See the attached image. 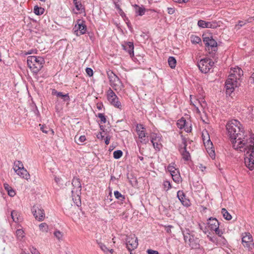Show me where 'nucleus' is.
Here are the masks:
<instances>
[{"instance_id":"obj_1","label":"nucleus","mask_w":254,"mask_h":254,"mask_svg":"<svg viewBox=\"0 0 254 254\" xmlns=\"http://www.w3.org/2000/svg\"><path fill=\"white\" fill-rule=\"evenodd\" d=\"M240 123L236 120L228 122L226 126L227 134L235 150L245 151L247 148L248 150L245 158V164L251 171L254 169V138H251V144L247 145L248 139L246 138L243 129H241Z\"/></svg>"},{"instance_id":"obj_2","label":"nucleus","mask_w":254,"mask_h":254,"mask_svg":"<svg viewBox=\"0 0 254 254\" xmlns=\"http://www.w3.org/2000/svg\"><path fill=\"white\" fill-rule=\"evenodd\" d=\"M243 74V71L237 68L228 76L225 82L226 94L230 95L240 85V78Z\"/></svg>"},{"instance_id":"obj_3","label":"nucleus","mask_w":254,"mask_h":254,"mask_svg":"<svg viewBox=\"0 0 254 254\" xmlns=\"http://www.w3.org/2000/svg\"><path fill=\"white\" fill-rule=\"evenodd\" d=\"M27 63L33 75L36 76L38 72L43 67L45 60L41 57L30 56L27 57Z\"/></svg>"},{"instance_id":"obj_4","label":"nucleus","mask_w":254,"mask_h":254,"mask_svg":"<svg viewBox=\"0 0 254 254\" xmlns=\"http://www.w3.org/2000/svg\"><path fill=\"white\" fill-rule=\"evenodd\" d=\"M203 42L205 45V49L211 55V57L214 58L215 53L218 50L217 42L213 38L211 35H202Z\"/></svg>"},{"instance_id":"obj_5","label":"nucleus","mask_w":254,"mask_h":254,"mask_svg":"<svg viewBox=\"0 0 254 254\" xmlns=\"http://www.w3.org/2000/svg\"><path fill=\"white\" fill-rule=\"evenodd\" d=\"M107 74L109 80L110 84L116 91H120L123 87L124 85L118 76L112 70L107 71Z\"/></svg>"},{"instance_id":"obj_6","label":"nucleus","mask_w":254,"mask_h":254,"mask_svg":"<svg viewBox=\"0 0 254 254\" xmlns=\"http://www.w3.org/2000/svg\"><path fill=\"white\" fill-rule=\"evenodd\" d=\"M13 169L15 172L22 178L26 180L30 179L29 174L24 168L23 165L21 161H15L14 163Z\"/></svg>"},{"instance_id":"obj_7","label":"nucleus","mask_w":254,"mask_h":254,"mask_svg":"<svg viewBox=\"0 0 254 254\" xmlns=\"http://www.w3.org/2000/svg\"><path fill=\"white\" fill-rule=\"evenodd\" d=\"M214 64V62L209 58H204L201 59L198 62L197 66L201 72L206 73L209 71Z\"/></svg>"},{"instance_id":"obj_8","label":"nucleus","mask_w":254,"mask_h":254,"mask_svg":"<svg viewBox=\"0 0 254 254\" xmlns=\"http://www.w3.org/2000/svg\"><path fill=\"white\" fill-rule=\"evenodd\" d=\"M126 242L127 248L130 252L137 248L138 245L137 238L135 237V235L127 236Z\"/></svg>"},{"instance_id":"obj_9","label":"nucleus","mask_w":254,"mask_h":254,"mask_svg":"<svg viewBox=\"0 0 254 254\" xmlns=\"http://www.w3.org/2000/svg\"><path fill=\"white\" fill-rule=\"evenodd\" d=\"M107 99L111 105L116 108H121V103L114 92L110 88L107 91Z\"/></svg>"},{"instance_id":"obj_10","label":"nucleus","mask_w":254,"mask_h":254,"mask_svg":"<svg viewBox=\"0 0 254 254\" xmlns=\"http://www.w3.org/2000/svg\"><path fill=\"white\" fill-rule=\"evenodd\" d=\"M145 130V128L142 125H137L136 127V132L138 135V138L143 144H146L149 141L148 137H146V133Z\"/></svg>"},{"instance_id":"obj_11","label":"nucleus","mask_w":254,"mask_h":254,"mask_svg":"<svg viewBox=\"0 0 254 254\" xmlns=\"http://www.w3.org/2000/svg\"><path fill=\"white\" fill-rule=\"evenodd\" d=\"M31 211L36 219H38L39 221L43 220L45 217V212L41 207L34 205L32 207Z\"/></svg>"},{"instance_id":"obj_12","label":"nucleus","mask_w":254,"mask_h":254,"mask_svg":"<svg viewBox=\"0 0 254 254\" xmlns=\"http://www.w3.org/2000/svg\"><path fill=\"white\" fill-rule=\"evenodd\" d=\"M183 146L180 147L179 151L182 156V158L185 161H189L190 159V155L189 151L187 150V139L182 137Z\"/></svg>"},{"instance_id":"obj_13","label":"nucleus","mask_w":254,"mask_h":254,"mask_svg":"<svg viewBox=\"0 0 254 254\" xmlns=\"http://www.w3.org/2000/svg\"><path fill=\"white\" fill-rule=\"evenodd\" d=\"M168 170L170 173L172 179L175 182L178 183L182 181L179 171L178 169L173 166L169 165Z\"/></svg>"},{"instance_id":"obj_14","label":"nucleus","mask_w":254,"mask_h":254,"mask_svg":"<svg viewBox=\"0 0 254 254\" xmlns=\"http://www.w3.org/2000/svg\"><path fill=\"white\" fill-rule=\"evenodd\" d=\"M80 21V20H78L77 24L75 25L73 29L74 30V33L77 36L85 34L86 31V25L83 23V21H82L81 23H79Z\"/></svg>"},{"instance_id":"obj_15","label":"nucleus","mask_w":254,"mask_h":254,"mask_svg":"<svg viewBox=\"0 0 254 254\" xmlns=\"http://www.w3.org/2000/svg\"><path fill=\"white\" fill-rule=\"evenodd\" d=\"M242 244L244 247L247 248L249 250L252 249L253 245V239L252 235L250 233H246L242 239Z\"/></svg>"},{"instance_id":"obj_16","label":"nucleus","mask_w":254,"mask_h":254,"mask_svg":"<svg viewBox=\"0 0 254 254\" xmlns=\"http://www.w3.org/2000/svg\"><path fill=\"white\" fill-rule=\"evenodd\" d=\"M177 197L184 206L189 207L191 203L189 199L186 197L183 191L179 190L177 192Z\"/></svg>"},{"instance_id":"obj_17","label":"nucleus","mask_w":254,"mask_h":254,"mask_svg":"<svg viewBox=\"0 0 254 254\" xmlns=\"http://www.w3.org/2000/svg\"><path fill=\"white\" fill-rule=\"evenodd\" d=\"M188 244L192 249L197 250L200 249L199 240L195 237L194 235L191 236V237H190Z\"/></svg>"},{"instance_id":"obj_18","label":"nucleus","mask_w":254,"mask_h":254,"mask_svg":"<svg viewBox=\"0 0 254 254\" xmlns=\"http://www.w3.org/2000/svg\"><path fill=\"white\" fill-rule=\"evenodd\" d=\"M72 185L73 187V189L71 191V193H72V194L74 192L81 193V184L80 181V179L78 178L74 177L72 180Z\"/></svg>"},{"instance_id":"obj_19","label":"nucleus","mask_w":254,"mask_h":254,"mask_svg":"<svg viewBox=\"0 0 254 254\" xmlns=\"http://www.w3.org/2000/svg\"><path fill=\"white\" fill-rule=\"evenodd\" d=\"M197 25L201 28H215L217 27V24L215 22H206L202 20L198 21Z\"/></svg>"},{"instance_id":"obj_20","label":"nucleus","mask_w":254,"mask_h":254,"mask_svg":"<svg viewBox=\"0 0 254 254\" xmlns=\"http://www.w3.org/2000/svg\"><path fill=\"white\" fill-rule=\"evenodd\" d=\"M123 49L128 53L130 57L134 56V45L131 42H127L122 44Z\"/></svg>"},{"instance_id":"obj_21","label":"nucleus","mask_w":254,"mask_h":254,"mask_svg":"<svg viewBox=\"0 0 254 254\" xmlns=\"http://www.w3.org/2000/svg\"><path fill=\"white\" fill-rule=\"evenodd\" d=\"M52 94L53 95H55L58 97L61 98L64 102L69 101L70 100V98L68 93L64 94L62 92H58L55 89H53L52 90Z\"/></svg>"},{"instance_id":"obj_22","label":"nucleus","mask_w":254,"mask_h":254,"mask_svg":"<svg viewBox=\"0 0 254 254\" xmlns=\"http://www.w3.org/2000/svg\"><path fill=\"white\" fill-rule=\"evenodd\" d=\"M207 224L208 227L211 231L217 227H219V223L215 218L210 217L208 220Z\"/></svg>"},{"instance_id":"obj_23","label":"nucleus","mask_w":254,"mask_h":254,"mask_svg":"<svg viewBox=\"0 0 254 254\" xmlns=\"http://www.w3.org/2000/svg\"><path fill=\"white\" fill-rule=\"evenodd\" d=\"M80 194L77 192H74L73 194H72V199L77 206H80L81 203L80 196Z\"/></svg>"},{"instance_id":"obj_24","label":"nucleus","mask_w":254,"mask_h":254,"mask_svg":"<svg viewBox=\"0 0 254 254\" xmlns=\"http://www.w3.org/2000/svg\"><path fill=\"white\" fill-rule=\"evenodd\" d=\"M3 187L10 196H14L15 195V191L8 184L4 183Z\"/></svg>"},{"instance_id":"obj_25","label":"nucleus","mask_w":254,"mask_h":254,"mask_svg":"<svg viewBox=\"0 0 254 254\" xmlns=\"http://www.w3.org/2000/svg\"><path fill=\"white\" fill-rule=\"evenodd\" d=\"M135 12L139 16H142L145 13V9L144 7H140L137 4L134 5Z\"/></svg>"},{"instance_id":"obj_26","label":"nucleus","mask_w":254,"mask_h":254,"mask_svg":"<svg viewBox=\"0 0 254 254\" xmlns=\"http://www.w3.org/2000/svg\"><path fill=\"white\" fill-rule=\"evenodd\" d=\"M168 64L171 68H174L176 65V60L173 57H170L168 60Z\"/></svg>"},{"instance_id":"obj_27","label":"nucleus","mask_w":254,"mask_h":254,"mask_svg":"<svg viewBox=\"0 0 254 254\" xmlns=\"http://www.w3.org/2000/svg\"><path fill=\"white\" fill-rule=\"evenodd\" d=\"M44 9L41 7H39L38 5H35L34 7V12L37 15H40L44 12Z\"/></svg>"},{"instance_id":"obj_28","label":"nucleus","mask_w":254,"mask_h":254,"mask_svg":"<svg viewBox=\"0 0 254 254\" xmlns=\"http://www.w3.org/2000/svg\"><path fill=\"white\" fill-rule=\"evenodd\" d=\"M221 213L223 214V217L227 220H230L232 219V216L228 212L225 208H222L221 210Z\"/></svg>"},{"instance_id":"obj_29","label":"nucleus","mask_w":254,"mask_h":254,"mask_svg":"<svg viewBox=\"0 0 254 254\" xmlns=\"http://www.w3.org/2000/svg\"><path fill=\"white\" fill-rule=\"evenodd\" d=\"M11 216L14 222H18L19 221V214L17 211L15 210L12 211L11 212Z\"/></svg>"},{"instance_id":"obj_30","label":"nucleus","mask_w":254,"mask_h":254,"mask_svg":"<svg viewBox=\"0 0 254 254\" xmlns=\"http://www.w3.org/2000/svg\"><path fill=\"white\" fill-rule=\"evenodd\" d=\"M114 195L115 196V197L121 201H124L125 199V195H122L119 191L118 190H116V191H114Z\"/></svg>"},{"instance_id":"obj_31","label":"nucleus","mask_w":254,"mask_h":254,"mask_svg":"<svg viewBox=\"0 0 254 254\" xmlns=\"http://www.w3.org/2000/svg\"><path fill=\"white\" fill-rule=\"evenodd\" d=\"M186 125V121L184 118H182L181 119L179 120L177 123L178 127L180 129H182L183 128L185 127Z\"/></svg>"},{"instance_id":"obj_32","label":"nucleus","mask_w":254,"mask_h":254,"mask_svg":"<svg viewBox=\"0 0 254 254\" xmlns=\"http://www.w3.org/2000/svg\"><path fill=\"white\" fill-rule=\"evenodd\" d=\"M75 7L77 10L78 11H82L84 9V7L81 3V1H75L73 2Z\"/></svg>"},{"instance_id":"obj_33","label":"nucleus","mask_w":254,"mask_h":254,"mask_svg":"<svg viewBox=\"0 0 254 254\" xmlns=\"http://www.w3.org/2000/svg\"><path fill=\"white\" fill-rule=\"evenodd\" d=\"M77 136H75L74 137L75 142L79 145L82 144L84 141L86 140V137L85 135H81L79 136L78 138V141L76 140Z\"/></svg>"},{"instance_id":"obj_34","label":"nucleus","mask_w":254,"mask_h":254,"mask_svg":"<svg viewBox=\"0 0 254 254\" xmlns=\"http://www.w3.org/2000/svg\"><path fill=\"white\" fill-rule=\"evenodd\" d=\"M39 229L42 232H47L49 230V227L46 223H42L39 225Z\"/></svg>"},{"instance_id":"obj_35","label":"nucleus","mask_w":254,"mask_h":254,"mask_svg":"<svg viewBox=\"0 0 254 254\" xmlns=\"http://www.w3.org/2000/svg\"><path fill=\"white\" fill-rule=\"evenodd\" d=\"M16 235L18 239L21 240L24 237V232L22 229H17Z\"/></svg>"},{"instance_id":"obj_36","label":"nucleus","mask_w":254,"mask_h":254,"mask_svg":"<svg viewBox=\"0 0 254 254\" xmlns=\"http://www.w3.org/2000/svg\"><path fill=\"white\" fill-rule=\"evenodd\" d=\"M191 41L193 44H199L201 40L198 36L193 35L191 37Z\"/></svg>"},{"instance_id":"obj_37","label":"nucleus","mask_w":254,"mask_h":254,"mask_svg":"<svg viewBox=\"0 0 254 254\" xmlns=\"http://www.w3.org/2000/svg\"><path fill=\"white\" fill-rule=\"evenodd\" d=\"M150 140L152 143H156L157 141H160V138L159 136H157L156 134H153L150 136Z\"/></svg>"},{"instance_id":"obj_38","label":"nucleus","mask_w":254,"mask_h":254,"mask_svg":"<svg viewBox=\"0 0 254 254\" xmlns=\"http://www.w3.org/2000/svg\"><path fill=\"white\" fill-rule=\"evenodd\" d=\"M122 155L123 152L120 150H116L113 153V157L116 159L120 158Z\"/></svg>"},{"instance_id":"obj_39","label":"nucleus","mask_w":254,"mask_h":254,"mask_svg":"<svg viewBox=\"0 0 254 254\" xmlns=\"http://www.w3.org/2000/svg\"><path fill=\"white\" fill-rule=\"evenodd\" d=\"M97 117L99 118L100 119V123L101 124H105L106 121V118L105 116L104 115V114L102 113H98L97 115Z\"/></svg>"},{"instance_id":"obj_40","label":"nucleus","mask_w":254,"mask_h":254,"mask_svg":"<svg viewBox=\"0 0 254 254\" xmlns=\"http://www.w3.org/2000/svg\"><path fill=\"white\" fill-rule=\"evenodd\" d=\"M54 236L59 240L62 239L63 234L59 230H56L54 233Z\"/></svg>"},{"instance_id":"obj_41","label":"nucleus","mask_w":254,"mask_h":254,"mask_svg":"<svg viewBox=\"0 0 254 254\" xmlns=\"http://www.w3.org/2000/svg\"><path fill=\"white\" fill-rule=\"evenodd\" d=\"M153 144V146L154 148V149L156 150V151H159L161 149V148L162 147V145L160 143V142H156V143H152Z\"/></svg>"},{"instance_id":"obj_42","label":"nucleus","mask_w":254,"mask_h":254,"mask_svg":"<svg viewBox=\"0 0 254 254\" xmlns=\"http://www.w3.org/2000/svg\"><path fill=\"white\" fill-rule=\"evenodd\" d=\"M202 138L204 141V144L205 146H207L208 148L210 147L212 145V143L210 141L209 139V137L208 136V139L207 140L206 142H205V139H204V133H202Z\"/></svg>"},{"instance_id":"obj_43","label":"nucleus","mask_w":254,"mask_h":254,"mask_svg":"<svg viewBox=\"0 0 254 254\" xmlns=\"http://www.w3.org/2000/svg\"><path fill=\"white\" fill-rule=\"evenodd\" d=\"M98 245L101 248V249L104 252H107L109 251V249L107 248V247L102 243L98 242Z\"/></svg>"},{"instance_id":"obj_44","label":"nucleus","mask_w":254,"mask_h":254,"mask_svg":"<svg viewBox=\"0 0 254 254\" xmlns=\"http://www.w3.org/2000/svg\"><path fill=\"white\" fill-rule=\"evenodd\" d=\"M39 127H40V129L43 132L45 133H48V128L46 126H45L44 125H41V124H39Z\"/></svg>"},{"instance_id":"obj_45","label":"nucleus","mask_w":254,"mask_h":254,"mask_svg":"<svg viewBox=\"0 0 254 254\" xmlns=\"http://www.w3.org/2000/svg\"><path fill=\"white\" fill-rule=\"evenodd\" d=\"M163 186L164 188H167L166 190H168L171 188V183L169 181H164Z\"/></svg>"},{"instance_id":"obj_46","label":"nucleus","mask_w":254,"mask_h":254,"mask_svg":"<svg viewBox=\"0 0 254 254\" xmlns=\"http://www.w3.org/2000/svg\"><path fill=\"white\" fill-rule=\"evenodd\" d=\"M193 234H192L190 233H187L185 235H184V238L185 242L186 243H188V241H189V238L190 237H191V236H193Z\"/></svg>"},{"instance_id":"obj_47","label":"nucleus","mask_w":254,"mask_h":254,"mask_svg":"<svg viewBox=\"0 0 254 254\" xmlns=\"http://www.w3.org/2000/svg\"><path fill=\"white\" fill-rule=\"evenodd\" d=\"M217 229H214L213 231H214L216 234L219 236L220 237H222V235L223 234V231L219 229V227L216 228Z\"/></svg>"},{"instance_id":"obj_48","label":"nucleus","mask_w":254,"mask_h":254,"mask_svg":"<svg viewBox=\"0 0 254 254\" xmlns=\"http://www.w3.org/2000/svg\"><path fill=\"white\" fill-rule=\"evenodd\" d=\"M86 73L89 76H92L93 74V70L90 67H87L85 69Z\"/></svg>"},{"instance_id":"obj_49","label":"nucleus","mask_w":254,"mask_h":254,"mask_svg":"<svg viewBox=\"0 0 254 254\" xmlns=\"http://www.w3.org/2000/svg\"><path fill=\"white\" fill-rule=\"evenodd\" d=\"M116 8L119 10V12L120 13L121 15L123 16V14L125 15L124 12L123 11L122 9L121 8L119 4L115 3Z\"/></svg>"},{"instance_id":"obj_50","label":"nucleus","mask_w":254,"mask_h":254,"mask_svg":"<svg viewBox=\"0 0 254 254\" xmlns=\"http://www.w3.org/2000/svg\"><path fill=\"white\" fill-rule=\"evenodd\" d=\"M30 250L32 254H40L39 251L34 247H32L31 248H30Z\"/></svg>"},{"instance_id":"obj_51","label":"nucleus","mask_w":254,"mask_h":254,"mask_svg":"<svg viewBox=\"0 0 254 254\" xmlns=\"http://www.w3.org/2000/svg\"><path fill=\"white\" fill-rule=\"evenodd\" d=\"M168 13L169 14H173L175 13V9L174 7H168L167 8Z\"/></svg>"},{"instance_id":"obj_52","label":"nucleus","mask_w":254,"mask_h":254,"mask_svg":"<svg viewBox=\"0 0 254 254\" xmlns=\"http://www.w3.org/2000/svg\"><path fill=\"white\" fill-rule=\"evenodd\" d=\"M55 182H56V183L58 185H63V183H62V181H61V179L59 178V177H55Z\"/></svg>"},{"instance_id":"obj_53","label":"nucleus","mask_w":254,"mask_h":254,"mask_svg":"<svg viewBox=\"0 0 254 254\" xmlns=\"http://www.w3.org/2000/svg\"><path fill=\"white\" fill-rule=\"evenodd\" d=\"M147 253L148 254H159V253L157 251H154L151 249L147 250Z\"/></svg>"},{"instance_id":"obj_54","label":"nucleus","mask_w":254,"mask_h":254,"mask_svg":"<svg viewBox=\"0 0 254 254\" xmlns=\"http://www.w3.org/2000/svg\"><path fill=\"white\" fill-rule=\"evenodd\" d=\"M249 81L251 83H254V72L252 74L251 76L250 77Z\"/></svg>"},{"instance_id":"obj_55","label":"nucleus","mask_w":254,"mask_h":254,"mask_svg":"<svg viewBox=\"0 0 254 254\" xmlns=\"http://www.w3.org/2000/svg\"><path fill=\"white\" fill-rule=\"evenodd\" d=\"M111 137L109 135H107L105 139V143L106 145H108L110 143V140Z\"/></svg>"},{"instance_id":"obj_56","label":"nucleus","mask_w":254,"mask_h":254,"mask_svg":"<svg viewBox=\"0 0 254 254\" xmlns=\"http://www.w3.org/2000/svg\"><path fill=\"white\" fill-rule=\"evenodd\" d=\"M97 137L98 139L103 140L104 139V135H103L102 132H100L97 135Z\"/></svg>"},{"instance_id":"obj_57","label":"nucleus","mask_w":254,"mask_h":254,"mask_svg":"<svg viewBox=\"0 0 254 254\" xmlns=\"http://www.w3.org/2000/svg\"><path fill=\"white\" fill-rule=\"evenodd\" d=\"M175 2L178 3H186L189 1V0H173Z\"/></svg>"},{"instance_id":"obj_58","label":"nucleus","mask_w":254,"mask_h":254,"mask_svg":"<svg viewBox=\"0 0 254 254\" xmlns=\"http://www.w3.org/2000/svg\"><path fill=\"white\" fill-rule=\"evenodd\" d=\"M221 238H222V240H221L222 244H223V246L226 245L227 244V240L224 237H221Z\"/></svg>"},{"instance_id":"obj_59","label":"nucleus","mask_w":254,"mask_h":254,"mask_svg":"<svg viewBox=\"0 0 254 254\" xmlns=\"http://www.w3.org/2000/svg\"><path fill=\"white\" fill-rule=\"evenodd\" d=\"M127 24V26L128 28V29L131 31L132 29V27H131V23L129 22V21H128L127 22H126Z\"/></svg>"},{"instance_id":"obj_60","label":"nucleus","mask_w":254,"mask_h":254,"mask_svg":"<svg viewBox=\"0 0 254 254\" xmlns=\"http://www.w3.org/2000/svg\"><path fill=\"white\" fill-rule=\"evenodd\" d=\"M34 112L35 113V115H37V116H40V113L36 106L35 107V110L34 111Z\"/></svg>"},{"instance_id":"obj_61","label":"nucleus","mask_w":254,"mask_h":254,"mask_svg":"<svg viewBox=\"0 0 254 254\" xmlns=\"http://www.w3.org/2000/svg\"><path fill=\"white\" fill-rule=\"evenodd\" d=\"M208 238H209V239L210 241H211L213 243H215V241H216V239L215 238H214L213 237H209L208 236Z\"/></svg>"},{"instance_id":"obj_62","label":"nucleus","mask_w":254,"mask_h":254,"mask_svg":"<svg viewBox=\"0 0 254 254\" xmlns=\"http://www.w3.org/2000/svg\"><path fill=\"white\" fill-rule=\"evenodd\" d=\"M102 107H103V105H102V104H97V108H98L99 110H101V109H102Z\"/></svg>"},{"instance_id":"obj_63","label":"nucleus","mask_w":254,"mask_h":254,"mask_svg":"<svg viewBox=\"0 0 254 254\" xmlns=\"http://www.w3.org/2000/svg\"><path fill=\"white\" fill-rule=\"evenodd\" d=\"M245 23L243 21H239V25L240 26H243Z\"/></svg>"},{"instance_id":"obj_64","label":"nucleus","mask_w":254,"mask_h":254,"mask_svg":"<svg viewBox=\"0 0 254 254\" xmlns=\"http://www.w3.org/2000/svg\"><path fill=\"white\" fill-rule=\"evenodd\" d=\"M100 129L103 131V132L105 131L104 127L103 125H100Z\"/></svg>"}]
</instances>
